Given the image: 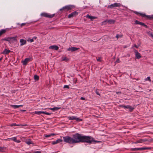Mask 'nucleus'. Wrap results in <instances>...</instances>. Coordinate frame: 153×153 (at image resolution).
Listing matches in <instances>:
<instances>
[{
	"label": "nucleus",
	"mask_w": 153,
	"mask_h": 153,
	"mask_svg": "<svg viewBox=\"0 0 153 153\" xmlns=\"http://www.w3.org/2000/svg\"><path fill=\"white\" fill-rule=\"evenodd\" d=\"M27 41L28 42H32L34 41V40H33V39H31L30 38H29L27 40Z\"/></svg>",
	"instance_id": "473e14b6"
},
{
	"label": "nucleus",
	"mask_w": 153,
	"mask_h": 153,
	"mask_svg": "<svg viewBox=\"0 0 153 153\" xmlns=\"http://www.w3.org/2000/svg\"><path fill=\"white\" fill-rule=\"evenodd\" d=\"M80 99L82 100H85V98L83 97H81L80 98Z\"/></svg>",
	"instance_id": "de8ad7c7"
},
{
	"label": "nucleus",
	"mask_w": 153,
	"mask_h": 153,
	"mask_svg": "<svg viewBox=\"0 0 153 153\" xmlns=\"http://www.w3.org/2000/svg\"><path fill=\"white\" fill-rule=\"evenodd\" d=\"M34 113L36 114L40 115L41 114H45L48 115H49L51 114L50 113H47L46 111H36L34 112Z\"/></svg>",
	"instance_id": "1a4fd4ad"
},
{
	"label": "nucleus",
	"mask_w": 153,
	"mask_h": 153,
	"mask_svg": "<svg viewBox=\"0 0 153 153\" xmlns=\"http://www.w3.org/2000/svg\"><path fill=\"white\" fill-rule=\"evenodd\" d=\"M68 118L69 120H75L76 118V117L74 116H72L71 117H68Z\"/></svg>",
	"instance_id": "393cba45"
},
{
	"label": "nucleus",
	"mask_w": 153,
	"mask_h": 153,
	"mask_svg": "<svg viewBox=\"0 0 153 153\" xmlns=\"http://www.w3.org/2000/svg\"><path fill=\"white\" fill-rule=\"evenodd\" d=\"M146 140H140L137 141V143H142L145 142V141Z\"/></svg>",
	"instance_id": "cd10ccee"
},
{
	"label": "nucleus",
	"mask_w": 153,
	"mask_h": 153,
	"mask_svg": "<svg viewBox=\"0 0 153 153\" xmlns=\"http://www.w3.org/2000/svg\"><path fill=\"white\" fill-rule=\"evenodd\" d=\"M120 61L119 59H117L115 62V64L120 62Z\"/></svg>",
	"instance_id": "4c0bfd02"
},
{
	"label": "nucleus",
	"mask_w": 153,
	"mask_h": 153,
	"mask_svg": "<svg viewBox=\"0 0 153 153\" xmlns=\"http://www.w3.org/2000/svg\"><path fill=\"white\" fill-rule=\"evenodd\" d=\"M122 6V4L119 3H115L108 6V8L113 9L115 7H120Z\"/></svg>",
	"instance_id": "39448f33"
},
{
	"label": "nucleus",
	"mask_w": 153,
	"mask_h": 153,
	"mask_svg": "<svg viewBox=\"0 0 153 153\" xmlns=\"http://www.w3.org/2000/svg\"><path fill=\"white\" fill-rule=\"evenodd\" d=\"M34 79L36 80H38L39 79V76L36 75L34 76Z\"/></svg>",
	"instance_id": "c85d7f7f"
},
{
	"label": "nucleus",
	"mask_w": 153,
	"mask_h": 153,
	"mask_svg": "<svg viewBox=\"0 0 153 153\" xmlns=\"http://www.w3.org/2000/svg\"><path fill=\"white\" fill-rule=\"evenodd\" d=\"M41 152L40 151H37L34 152L33 153H41Z\"/></svg>",
	"instance_id": "79ce46f5"
},
{
	"label": "nucleus",
	"mask_w": 153,
	"mask_h": 153,
	"mask_svg": "<svg viewBox=\"0 0 153 153\" xmlns=\"http://www.w3.org/2000/svg\"><path fill=\"white\" fill-rule=\"evenodd\" d=\"M126 48V46H125L124 47V48Z\"/></svg>",
	"instance_id": "4d7b16f0"
},
{
	"label": "nucleus",
	"mask_w": 153,
	"mask_h": 153,
	"mask_svg": "<svg viewBox=\"0 0 153 153\" xmlns=\"http://www.w3.org/2000/svg\"><path fill=\"white\" fill-rule=\"evenodd\" d=\"M106 21H107L110 24H114L115 22V21L114 20L110 19V20H108L107 21H104L102 23H104L105 22H106Z\"/></svg>",
	"instance_id": "aec40b11"
},
{
	"label": "nucleus",
	"mask_w": 153,
	"mask_h": 153,
	"mask_svg": "<svg viewBox=\"0 0 153 153\" xmlns=\"http://www.w3.org/2000/svg\"><path fill=\"white\" fill-rule=\"evenodd\" d=\"M134 47H136V48H138V47L136 45H134Z\"/></svg>",
	"instance_id": "603ef678"
},
{
	"label": "nucleus",
	"mask_w": 153,
	"mask_h": 153,
	"mask_svg": "<svg viewBox=\"0 0 153 153\" xmlns=\"http://www.w3.org/2000/svg\"><path fill=\"white\" fill-rule=\"evenodd\" d=\"M139 92H143V91H140Z\"/></svg>",
	"instance_id": "6e6d98bb"
},
{
	"label": "nucleus",
	"mask_w": 153,
	"mask_h": 153,
	"mask_svg": "<svg viewBox=\"0 0 153 153\" xmlns=\"http://www.w3.org/2000/svg\"><path fill=\"white\" fill-rule=\"evenodd\" d=\"M20 46H22L26 43V41L23 39H20Z\"/></svg>",
	"instance_id": "dca6fc26"
},
{
	"label": "nucleus",
	"mask_w": 153,
	"mask_h": 153,
	"mask_svg": "<svg viewBox=\"0 0 153 153\" xmlns=\"http://www.w3.org/2000/svg\"><path fill=\"white\" fill-rule=\"evenodd\" d=\"M3 148L0 147V152H2V150L3 149Z\"/></svg>",
	"instance_id": "8fccbe9b"
},
{
	"label": "nucleus",
	"mask_w": 153,
	"mask_h": 153,
	"mask_svg": "<svg viewBox=\"0 0 153 153\" xmlns=\"http://www.w3.org/2000/svg\"><path fill=\"white\" fill-rule=\"evenodd\" d=\"M150 148L142 147L135 148L134 149V150H144L147 149H150Z\"/></svg>",
	"instance_id": "ddd939ff"
},
{
	"label": "nucleus",
	"mask_w": 153,
	"mask_h": 153,
	"mask_svg": "<svg viewBox=\"0 0 153 153\" xmlns=\"http://www.w3.org/2000/svg\"><path fill=\"white\" fill-rule=\"evenodd\" d=\"M7 29H2L0 30V36L6 33Z\"/></svg>",
	"instance_id": "4be33fe9"
},
{
	"label": "nucleus",
	"mask_w": 153,
	"mask_h": 153,
	"mask_svg": "<svg viewBox=\"0 0 153 153\" xmlns=\"http://www.w3.org/2000/svg\"><path fill=\"white\" fill-rule=\"evenodd\" d=\"M142 25V26H144V27H146L147 28V26L144 23H143L142 22H141V24H140V25Z\"/></svg>",
	"instance_id": "f704fd0d"
},
{
	"label": "nucleus",
	"mask_w": 153,
	"mask_h": 153,
	"mask_svg": "<svg viewBox=\"0 0 153 153\" xmlns=\"http://www.w3.org/2000/svg\"><path fill=\"white\" fill-rule=\"evenodd\" d=\"M119 106L123 108H124L128 109L130 111H132L134 109V108L129 105H120Z\"/></svg>",
	"instance_id": "6e6552de"
},
{
	"label": "nucleus",
	"mask_w": 153,
	"mask_h": 153,
	"mask_svg": "<svg viewBox=\"0 0 153 153\" xmlns=\"http://www.w3.org/2000/svg\"><path fill=\"white\" fill-rule=\"evenodd\" d=\"M62 141L60 139H58V143H59V142H61Z\"/></svg>",
	"instance_id": "3c124183"
},
{
	"label": "nucleus",
	"mask_w": 153,
	"mask_h": 153,
	"mask_svg": "<svg viewBox=\"0 0 153 153\" xmlns=\"http://www.w3.org/2000/svg\"><path fill=\"white\" fill-rule=\"evenodd\" d=\"M140 15L143 17H146L147 18L149 19H153L152 15L151 16H147L145 14L140 13Z\"/></svg>",
	"instance_id": "2eb2a0df"
},
{
	"label": "nucleus",
	"mask_w": 153,
	"mask_h": 153,
	"mask_svg": "<svg viewBox=\"0 0 153 153\" xmlns=\"http://www.w3.org/2000/svg\"><path fill=\"white\" fill-rule=\"evenodd\" d=\"M64 141L70 144H73L72 137H71L69 136H66L63 137Z\"/></svg>",
	"instance_id": "7ed1b4c3"
},
{
	"label": "nucleus",
	"mask_w": 153,
	"mask_h": 153,
	"mask_svg": "<svg viewBox=\"0 0 153 153\" xmlns=\"http://www.w3.org/2000/svg\"><path fill=\"white\" fill-rule=\"evenodd\" d=\"M58 109H59V108H58Z\"/></svg>",
	"instance_id": "bf43d9fd"
},
{
	"label": "nucleus",
	"mask_w": 153,
	"mask_h": 153,
	"mask_svg": "<svg viewBox=\"0 0 153 153\" xmlns=\"http://www.w3.org/2000/svg\"><path fill=\"white\" fill-rule=\"evenodd\" d=\"M20 125H19V124H18V125H17L16 126H20Z\"/></svg>",
	"instance_id": "5fc2aeb1"
},
{
	"label": "nucleus",
	"mask_w": 153,
	"mask_h": 153,
	"mask_svg": "<svg viewBox=\"0 0 153 153\" xmlns=\"http://www.w3.org/2000/svg\"><path fill=\"white\" fill-rule=\"evenodd\" d=\"M97 61L101 62V58L100 57H99L98 58H97Z\"/></svg>",
	"instance_id": "58836bf2"
},
{
	"label": "nucleus",
	"mask_w": 153,
	"mask_h": 153,
	"mask_svg": "<svg viewBox=\"0 0 153 153\" xmlns=\"http://www.w3.org/2000/svg\"><path fill=\"white\" fill-rule=\"evenodd\" d=\"M49 48L53 50H57V46L56 45L51 46L49 47Z\"/></svg>",
	"instance_id": "a211bd4d"
},
{
	"label": "nucleus",
	"mask_w": 153,
	"mask_h": 153,
	"mask_svg": "<svg viewBox=\"0 0 153 153\" xmlns=\"http://www.w3.org/2000/svg\"><path fill=\"white\" fill-rule=\"evenodd\" d=\"M2 59V57H1L0 58V61H1Z\"/></svg>",
	"instance_id": "864d4df0"
},
{
	"label": "nucleus",
	"mask_w": 153,
	"mask_h": 153,
	"mask_svg": "<svg viewBox=\"0 0 153 153\" xmlns=\"http://www.w3.org/2000/svg\"><path fill=\"white\" fill-rule=\"evenodd\" d=\"M78 14V12L76 11H74L72 13L70 14L68 16V18H72L73 17L76 16Z\"/></svg>",
	"instance_id": "9d476101"
},
{
	"label": "nucleus",
	"mask_w": 153,
	"mask_h": 153,
	"mask_svg": "<svg viewBox=\"0 0 153 153\" xmlns=\"http://www.w3.org/2000/svg\"><path fill=\"white\" fill-rule=\"evenodd\" d=\"M17 124L16 123H13L10 125V126H16Z\"/></svg>",
	"instance_id": "a19ab883"
},
{
	"label": "nucleus",
	"mask_w": 153,
	"mask_h": 153,
	"mask_svg": "<svg viewBox=\"0 0 153 153\" xmlns=\"http://www.w3.org/2000/svg\"><path fill=\"white\" fill-rule=\"evenodd\" d=\"M122 37V35H121L117 34L116 36V38L117 39H118V38H121Z\"/></svg>",
	"instance_id": "c9c22d12"
},
{
	"label": "nucleus",
	"mask_w": 153,
	"mask_h": 153,
	"mask_svg": "<svg viewBox=\"0 0 153 153\" xmlns=\"http://www.w3.org/2000/svg\"><path fill=\"white\" fill-rule=\"evenodd\" d=\"M93 142H98L99 141L94 140L93 138H92L91 136L82 135L81 142L84 143L85 142L90 144Z\"/></svg>",
	"instance_id": "f257e3e1"
},
{
	"label": "nucleus",
	"mask_w": 153,
	"mask_h": 153,
	"mask_svg": "<svg viewBox=\"0 0 153 153\" xmlns=\"http://www.w3.org/2000/svg\"><path fill=\"white\" fill-rule=\"evenodd\" d=\"M86 17L87 18L90 19L91 21H92L94 19H95L97 18V17H96L91 16H90L89 15H86Z\"/></svg>",
	"instance_id": "f3484780"
},
{
	"label": "nucleus",
	"mask_w": 153,
	"mask_h": 153,
	"mask_svg": "<svg viewBox=\"0 0 153 153\" xmlns=\"http://www.w3.org/2000/svg\"><path fill=\"white\" fill-rule=\"evenodd\" d=\"M145 80L146 81L148 80L150 82L151 81V80L150 79V77L149 76H148L147 77V78L145 79Z\"/></svg>",
	"instance_id": "72a5a7b5"
},
{
	"label": "nucleus",
	"mask_w": 153,
	"mask_h": 153,
	"mask_svg": "<svg viewBox=\"0 0 153 153\" xmlns=\"http://www.w3.org/2000/svg\"><path fill=\"white\" fill-rule=\"evenodd\" d=\"M30 59L28 58H26L24 61H23L22 62V63L23 65H25L27 64V63L30 60Z\"/></svg>",
	"instance_id": "412c9836"
},
{
	"label": "nucleus",
	"mask_w": 153,
	"mask_h": 153,
	"mask_svg": "<svg viewBox=\"0 0 153 153\" xmlns=\"http://www.w3.org/2000/svg\"><path fill=\"white\" fill-rule=\"evenodd\" d=\"M25 142L28 145H29L30 144H33V143L30 139H28L26 140L25 141Z\"/></svg>",
	"instance_id": "6ab92c4d"
},
{
	"label": "nucleus",
	"mask_w": 153,
	"mask_h": 153,
	"mask_svg": "<svg viewBox=\"0 0 153 153\" xmlns=\"http://www.w3.org/2000/svg\"><path fill=\"white\" fill-rule=\"evenodd\" d=\"M10 51L9 50L5 49L2 52V53L4 54H7L10 52Z\"/></svg>",
	"instance_id": "b1692460"
},
{
	"label": "nucleus",
	"mask_w": 153,
	"mask_h": 153,
	"mask_svg": "<svg viewBox=\"0 0 153 153\" xmlns=\"http://www.w3.org/2000/svg\"><path fill=\"white\" fill-rule=\"evenodd\" d=\"M82 135L79 133H76L73 136V143L81 142Z\"/></svg>",
	"instance_id": "f03ea898"
},
{
	"label": "nucleus",
	"mask_w": 153,
	"mask_h": 153,
	"mask_svg": "<svg viewBox=\"0 0 153 153\" xmlns=\"http://www.w3.org/2000/svg\"><path fill=\"white\" fill-rule=\"evenodd\" d=\"M95 93L96 94L100 95V94H99L97 90L95 91Z\"/></svg>",
	"instance_id": "a18cd8bd"
},
{
	"label": "nucleus",
	"mask_w": 153,
	"mask_h": 153,
	"mask_svg": "<svg viewBox=\"0 0 153 153\" xmlns=\"http://www.w3.org/2000/svg\"><path fill=\"white\" fill-rule=\"evenodd\" d=\"M152 18H153V15H152Z\"/></svg>",
	"instance_id": "13d9d810"
},
{
	"label": "nucleus",
	"mask_w": 153,
	"mask_h": 153,
	"mask_svg": "<svg viewBox=\"0 0 153 153\" xmlns=\"http://www.w3.org/2000/svg\"><path fill=\"white\" fill-rule=\"evenodd\" d=\"M25 24H26V23H22L21 24L20 26L21 27H22L24 26L25 25Z\"/></svg>",
	"instance_id": "37998d69"
},
{
	"label": "nucleus",
	"mask_w": 153,
	"mask_h": 153,
	"mask_svg": "<svg viewBox=\"0 0 153 153\" xmlns=\"http://www.w3.org/2000/svg\"><path fill=\"white\" fill-rule=\"evenodd\" d=\"M75 6L73 5H68L63 7L62 9L60 10H64L65 11H67L71 10L72 9L74 8Z\"/></svg>",
	"instance_id": "20e7f679"
},
{
	"label": "nucleus",
	"mask_w": 153,
	"mask_h": 153,
	"mask_svg": "<svg viewBox=\"0 0 153 153\" xmlns=\"http://www.w3.org/2000/svg\"><path fill=\"white\" fill-rule=\"evenodd\" d=\"M79 49V48H77L75 47H72L69 48L67 50L69 51H76Z\"/></svg>",
	"instance_id": "4468645a"
},
{
	"label": "nucleus",
	"mask_w": 153,
	"mask_h": 153,
	"mask_svg": "<svg viewBox=\"0 0 153 153\" xmlns=\"http://www.w3.org/2000/svg\"><path fill=\"white\" fill-rule=\"evenodd\" d=\"M50 110H52L53 111L57 110V108L55 107L52 108H49Z\"/></svg>",
	"instance_id": "2f4dec72"
},
{
	"label": "nucleus",
	"mask_w": 153,
	"mask_h": 153,
	"mask_svg": "<svg viewBox=\"0 0 153 153\" xmlns=\"http://www.w3.org/2000/svg\"><path fill=\"white\" fill-rule=\"evenodd\" d=\"M10 106H11L13 107L15 109L16 108H18L19 107H22L23 106V105H11Z\"/></svg>",
	"instance_id": "5701e85b"
},
{
	"label": "nucleus",
	"mask_w": 153,
	"mask_h": 153,
	"mask_svg": "<svg viewBox=\"0 0 153 153\" xmlns=\"http://www.w3.org/2000/svg\"><path fill=\"white\" fill-rule=\"evenodd\" d=\"M75 120H76V121H78V122H79V121H81L82 120V119H80L79 118H77L76 117V118L75 119Z\"/></svg>",
	"instance_id": "c756f323"
},
{
	"label": "nucleus",
	"mask_w": 153,
	"mask_h": 153,
	"mask_svg": "<svg viewBox=\"0 0 153 153\" xmlns=\"http://www.w3.org/2000/svg\"><path fill=\"white\" fill-rule=\"evenodd\" d=\"M54 134H49L48 135L44 134V136L46 137H51Z\"/></svg>",
	"instance_id": "bb28decb"
},
{
	"label": "nucleus",
	"mask_w": 153,
	"mask_h": 153,
	"mask_svg": "<svg viewBox=\"0 0 153 153\" xmlns=\"http://www.w3.org/2000/svg\"><path fill=\"white\" fill-rule=\"evenodd\" d=\"M149 35L150 36H151L153 38V34L152 33H149Z\"/></svg>",
	"instance_id": "49530a36"
},
{
	"label": "nucleus",
	"mask_w": 153,
	"mask_h": 153,
	"mask_svg": "<svg viewBox=\"0 0 153 153\" xmlns=\"http://www.w3.org/2000/svg\"><path fill=\"white\" fill-rule=\"evenodd\" d=\"M141 22L137 21L136 20L135 21V24L137 25H140Z\"/></svg>",
	"instance_id": "7c9ffc66"
},
{
	"label": "nucleus",
	"mask_w": 153,
	"mask_h": 153,
	"mask_svg": "<svg viewBox=\"0 0 153 153\" xmlns=\"http://www.w3.org/2000/svg\"><path fill=\"white\" fill-rule=\"evenodd\" d=\"M69 60V59L66 57H62V61H67Z\"/></svg>",
	"instance_id": "a878e982"
},
{
	"label": "nucleus",
	"mask_w": 153,
	"mask_h": 153,
	"mask_svg": "<svg viewBox=\"0 0 153 153\" xmlns=\"http://www.w3.org/2000/svg\"><path fill=\"white\" fill-rule=\"evenodd\" d=\"M57 143V140H56V141H53L52 142V144L53 145H54L55 144H56Z\"/></svg>",
	"instance_id": "e433bc0d"
},
{
	"label": "nucleus",
	"mask_w": 153,
	"mask_h": 153,
	"mask_svg": "<svg viewBox=\"0 0 153 153\" xmlns=\"http://www.w3.org/2000/svg\"><path fill=\"white\" fill-rule=\"evenodd\" d=\"M40 15L42 16L50 18H52L54 16V14L51 15L46 13H42Z\"/></svg>",
	"instance_id": "0eeeda50"
},
{
	"label": "nucleus",
	"mask_w": 153,
	"mask_h": 153,
	"mask_svg": "<svg viewBox=\"0 0 153 153\" xmlns=\"http://www.w3.org/2000/svg\"><path fill=\"white\" fill-rule=\"evenodd\" d=\"M134 52L135 53V57L137 59H139L141 58V56L140 53L138 52L137 50H135Z\"/></svg>",
	"instance_id": "f8f14e48"
},
{
	"label": "nucleus",
	"mask_w": 153,
	"mask_h": 153,
	"mask_svg": "<svg viewBox=\"0 0 153 153\" xmlns=\"http://www.w3.org/2000/svg\"><path fill=\"white\" fill-rule=\"evenodd\" d=\"M8 140H11L17 143H19L21 142V141L19 140H17V137H14L10 138H8L7 139Z\"/></svg>",
	"instance_id": "9b49d317"
},
{
	"label": "nucleus",
	"mask_w": 153,
	"mask_h": 153,
	"mask_svg": "<svg viewBox=\"0 0 153 153\" xmlns=\"http://www.w3.org/2000/svg\"><path fill=\"white\" fill-rule=\"evenodd\" d=\"M64 88H69V86L68 85H65L63 87Z\"/></svg>",
	"instance_id": "ea45409f"
},
{
	"label": "nucleus",
	"mask_w": 153,
	"mask_h": 153,
	"mask_svg": "<svg viewBox=\"0 0 153 153\" xmlns=\"http://www.w3.org/2000/svg\"><path fill=\"white\" fill-rule=\"evenodd\" d=\"M32 39H33V40H34L36 39H37V37H36L34 36L33 37Z\"/></svg>",
	"instance_id": "09e8293b"
},
{
	"label": "nucleus",
	"mask_w": 153,
	"mask_h": 153,
	"mask_svg": "<svg viewBox=\"0 0 153 153\" xmlns=\"http://www.w3.org/2000/svg\"><path fill=\"white\" fill-rule=\"evenodd\" d=\"M17 38V36H15L12 37H8L7 39H5V40L9 42L10 43H13L16 41Z\"/></svg>",
	"instance_id": "423d86ee"
},
{
	"label": "nucleus",
	"mask_w": 153,
	"mask_h": 153,
	"mask_svg": "<svg viewBox=\"0 0 153 153\" xmlns=\"http://www.w3.org/2000/svg\"><path fill=\"white\" fill-rule=\"evenodd\" d=\"M121 93V92L120 91H118L116 92V94H120Z\"/></svg>",
	"instance_id": "c03bdc74"
}]
</instances>
